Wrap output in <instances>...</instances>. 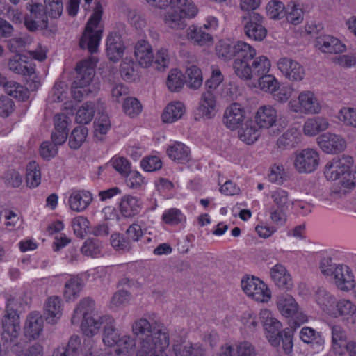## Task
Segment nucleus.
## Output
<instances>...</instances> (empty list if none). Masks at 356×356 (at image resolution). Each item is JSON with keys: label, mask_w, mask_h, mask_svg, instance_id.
<instances>
[{"label": "nucleus", "mask_w": 356, "mask_h": 356, "mask_svg": "<svg viewBox=\"0 0 356 356\" xmlns=\"http://www.w3.org/2000/svg\"><path fill=\"white\" fill-rule=\"evenodd\" d=\"M132 331L140 341L136 356L167 355L165 350L170 343L169 335L163 323L154 319L149 321L142 318L134 323Z\"/></svg>", "instance_id": "nucleus-1"}, {"label": "nucleus", "mask_w": 356, "mask_h": 356, "mask_svg": "<svg viewBox=\"0 0 356 356\" xmlns=\"http://www.w3.org/2000/svg\"><path fill=\"white\" fill-rule=\"evenodd\" d=\"M256 50L249 45L241 57L234 60L233 69L238 77L255 82L261 74L268 73L270 60L265 56L256 57Z\"/></svg>", "instance_id": "nucleus-2"}, {"label": "nucleus", "mask_w": 356, "mask_h": 356, "mask_svg": "<svg viewBox=\"0 0 356 356\" xmlns=\"http://www.w3.org/2000/svg\"><path fill=\"white\" fill-rule=\"evenodd\" d=\"M259 316L263 327L267 332V338L269 343L273 346L277 347L280 345V341H282L284 352L286 354L291 353L293 349L292 338L295 330L294 327L290 326L280 331L282 323L273 317L271 312L268 309L261 310Z\"/></svg>", "instance_id": "nucleus-3"}, {"label": "nucleus", "mask_w": 356, "mask_h": 356, "mask_svg": "<svg viewBox=\"0 0 356 356\" xmlns=\"http://www.w3.org/2000/svg\"><path fill=\"white\" fill-rule=\"evenodd\" d=\"M95 309V302L90 298H83L74 311L72 316V323H79L82 318L81 330L84 334L92 337L97 333L101 328V323H98L99 316L92 315Z\"/></svg>", "instance_id": "nucleus-4"}, {"label": "nucleus", "mask_w": 356, "mask_h": 356, "mask_svg": "<svg viewBox=\"0 0 356 356\" xmlns=\"http://www.w3.org/2000/svg\"><path fill=\"white\" fill-rule=\"evenodd\" d=\"M76 76L72 84V94L74 99L81 102L83 97L97 92V88L91 85L95 76V70L86 60L79 62L76 67Z\"/></svg>", "instance_id": "nucleus-5"}, {"label": "nucleus", "mask_w": 356, "mask_h": 356, "mask_svg": "<svg viewBox=\"0 0 356 356\" xmlns=\"http://www.w3.org/2000/svg\"><path fill=\"white\" fill-rule=\"evenodd\" d=\"M102 15V7L97 2L93 14L87 22L85 30L79 40V47L83 49H88L90 54L97 51L102 31L95 30Z\"/></svg>", "instance_id": "nucleus-6"}, {"label": "nucleus", "mask_w": 356, "mask_h": 356, "mask_svg": "<svg viewBox=\"0 0 356 356\" xmlns=\"http://www.w3.org/2000/svg\"><path fill=\"white\" fill-rule=\"evenodd\" d=\"M17 300L9 298L6 306V314L2 319V339L5 341L13 342L17 338L20 330L19 315L15 308Z\"/></svg>", "instance_id": "nucleus-7"}, {"label": "nucleus", "mask_w": 356, "mask_h": 356, "mask_svg": "<svg viewBox=\"0 0 356 356\" xmlns=\"http://www.w3.org/2000/svg\"><path fill=\"white\" fill-rule=\"evenodd\" d=\"M25 56L15 54L8 60V68L13 72L26 77L28 87L31 90H36L40 85V79L35 74V66L24 60Z\"/></svg>", "instance_id": "nucleus-8"}, {"label": "nucleus", "mask_w": 356, "mask_h": 356, "mask_svg": "<svg viewBox=\"0 0 356 356\" xmlns=\"http://www.w3.org/2000/svg\"><path fill=\"white\" fill-rule=\"evenodd\" d=\"M277 305L279 311L283 316L293 317L289 321V325L293 326L294 329L307 321V316L298 311V305L292 296L287 293L279 295Z\"/></svg>", "instance_id": "nucleus-9"}, {"label": "nucleus", "mask_w": 356, "mask_h": 356, "mask_svg": "<svg viewBox=\"0 0 356 356\" xmlns=\"http://www.w3.org/2000/svg\"><path fill=\"white\" fill-rule=\"evenodd\" d=\"M26 8L29 13L26 14L24 17V25L29 31H35L39 29H47V13L42 3L31 0L26 3Z\"/></svg>", "instance_id": "nucleus-10"}, {"label": "nucleus", "mask_w": 356, "mask_h": 356, "mask_svg": "<svg viewBox=\"0 0 356 356\" xmlns=\"http://www.w3.org/2000/svg\"><path fill=\"white\" fill-rule=\"evenodd\" d=\"M244 32L247 37L254 41H262L267 35L266 29L262 25L263 17L257 12H249L242 17Z\"/></svg>", "instance_id": "nucleus-11"}, {"label": "nucleus", "mask_w": 356, "mask_h": 356, "mask_svg": "<svg viewBox=\"0 0 356 356\" xmlns=\"http://www.w3.org/2000/svg\"><path fill=\"white\" fill-rule=\"evenodd\" d=\"M353 159L350 156H335L327 163L324 175L327 179L335 181L340 177L343 179L347 171L352 167Z\"/></svg>", "instance_id": "nucleus-12"}, {"label": "nucleus", "mask_w": 356, "mask_h": 356, "mask_svg": "<svg viewBox=\"0 0 356 356\" xmlns=\"http://www.w3.org/2000/svg\"><path fill=\"white\" fill-rule=\"evenodd\" d=\"M319 160L318 152L307 148L296 152L293 165L299 173H310L318 168Z\"/></svg>", "instance_id": "nucleus-13"}, {"label": "nucleus", "mask_w": 356, "mask_h": 356, "mask_svg": "<svg viewBox=\"0 0 356 356\" xmlns=\"http://www.w3.org/2000/svg\"><path fill=\"white\" fill-rule=\"evenodd\" d=\"M250 44L242 41L232 42L230 41L220 40L216 46V52L218 57L224 60H229L234 58L236 60L241 57Z\"/></svg>", "instance_id": "nucleus-14"}, {"label": "nucleus", "mask_w": 356, "mask_h": 356, "mask_svg": "<svg viewBox=\"0 0 356 356\" xmlns=\"http://www.w3.org/2000/svg\"><path fill=\"white\" fill-rule=\"evenodd\" d=\"M153 6L160 9L170 5V8L178 10L184 17H193L197 13V8L191 0H146Z\"/></svg>", "instance_id": "nucleus-15"}, {"label": "nucleus", "mask_w": 356, "mask_h": 356, "mask_svg": "<svg viewBox=\"0 0 356 356\" xmlns=\"http://www.w3.org/2000/svg\"><path fill=\"white\" fill-rule=\"evenodd\" d=\"M277 67L282 74L291 81H300L305 77L304 67L291 58H280L277 62Z\"/></svg>", "instance_id": "nucleus-16"}, {"label": "nucleus", "mask_w": 356, "mask_h": 356, "mask_svg": "<svg viewBox=\"0 0 356 356\" xmlns=\"http://www.w3.org/2000/svg\"><path fill=\"white\" fill-rule=\"evenodd\" d=\"M320 148L325 153L337 154L346 148V141L339 135L325 133L317 138Z\"/></svg>", "instance_id": "nucleus-17"}, {"label": "nucleus", "mask_w": 356, "mask_h": 356, "mask_svg": "<svg viewBox=\"0 0 356 356\" xmlns=\"http://www.w3.org/2000/svg\"><path fill=\"white\" fill-rule=\"evenodd\" d=\"M333 275L337 287L342 291L353 289L356 298V284L354 283L353 275L349 267L342 265L336 266Z\"/></svg>", "instance_id": "nucleus-18"}, {"label": "nucleus", "mask_w": 356, "mask_h": 356, "mask_svg": "<svg viewBox=\"0 0 356 356\" xmlns=\"http://www.w3.org/2000/svg\"><path fill=\"white\" fill-rule=\"evenodd\" d=\"M70 118L64 113H57L54 117V131L51 134V141L56 145L63 144L68 136L67 128Z\"/></svg>", "instance_id": "nucleus-19"}, {"label": "nucleus", "mask_w": 356, "mask_h": 356, "mask_svg": "<svg viewBox=\"0 0 356 356\" xmlns=\"http://www.w3.org/2000/svg\"><path fill=\"white\" fill-rule=\"evenodd\" d=\"M245 116L244 108L238 103H233L224 113L223 123L227 128L234 130L242 124Z\"/></svg>", "instance_id": "nucleus-20"}, {"label": "nucleus", "mask_w": 356, "mask_h": 356, "mask_svg": "<svg viewBox=\"0 0 356 356\" xmlns=\"http://www.w3.org/2000/svg\"><path fill=\"white\" fill-rule=\"evenodd\" d=\"M316 47L326 54H339L346 49V45L338 38L330 35L318 36L316 39Z\"/></svg>", "instance_id": "nucleus-21"}, {"label": "nucleus", "mask_w": 356, "mask_h": 356, "mask_svg": "<svg viewBox=\"0 0 356 356\" xmlns=\"http://www.w3.org/2000/svg\"><path fill=\"white\" fill-rule=\"evenodd\" d=\"M243 291L256 300H262L264 297H269L268 291L264 289L265 285L258 278L247 277L241 280Z\"/></svg>", "instance_id": "nucleus-22"}, {"label": "nucleus", "mask_w": 356, "mask_h": 356, "mask_svg": "<svg viewBox=\"0 0 356 356\" xmlns=\"http://www.w3.org/2000/svg\"><path fill=\"white\" fill-rule=\"evenodd\" d=\"M277 118V111L271 106L265 105L258 108L255 122L259 128L268 129L276 125Z\"/></svg>", "instance_id": "nucleus-23"}, {"label": "nucleus", "mask_w": 356, "mask_h": 356, "mask_svg": "<svg viewBox=\"0 0 356 356\" xmlns=\"http://www.w3.org/2000/svg\"><path fill=\"white\" fill-rule=\"evenodd\" d=\"M197 111L199 115L204 119H211L216 115V99L213 92L205 91L202 94Z\"/></svg>", "instance_id": "nucleus-24"}, {"label": "nucleus", "mask_w": 356, "mask_h": 356, "mask_svg": "<svg viewBox=\"0 0 356 356\" xmlns=\"http://www.w3.org/2000/svg\"><path fill=\"white\" fill-rule=\"evenodd\" d=\"M270 277L275 284L283 290H289L293 286V281L290 273L284 266L280 264L275 265L270 269Z\"/></svg>", "instance_id": "nucleus-25"}, {"label": "nucleus", "mask_w": 356, "mask_h": 356, "mask_svg": "<svg viewBox=\"0 0 356 356\" xmlns=\"http://www.w3.org/2000/svg\"><path fill=\"white\" fill-rule=\"evenodd\" d=\"M98 323H101V327H103L104 343L108 346L115 345L120 337L115 327L114 319L109 316H104L99 318Z\"/></svg>", "instance_id": "nucleus-26"}, {"label": "nucleus", "mask_w": 356, "mask_h": 356, "mask_svg": "<svg viewBox=\"0 0 356 356\" xmlns=\"http://www.w3.org/2000/svg\"><path fill=\"white\" fill-rule=\"evenodd\" d=\"M124 45L121 35L117 32L108 35L106 41V53L109 59L118 61L124 54Z\"/></svg>", "instance_id": "nucleus-27"}, {"label": "nucleus", "mask_w": 356, "mask_h": 356, "mask_svg": "<svg viewBox=\"0 0 356 356\" xmlns=\"http://www.w3.org/2000/svg\"><path fill=\"white\" fill-rule=\"evenodd\" d=\"M43 330V319L37 312L31 313L26 321L24 334L29 339H36Z\"/></svg>", "instance_id": "nucleus-28"}, {"label": "nucleus", "mask_w": 356, "mask_h": 356, "mask_svg": "<svg viewBox=\"0 0 356 356\" xmlns=\"http://www.w3.org/2000/svg\"><path fill=\"white\" fill-rule=\"evenodd\" d=\"M62 314L61 300L58 296H51L46 301L44 307V316L46 321L51 324L56 323Z\"/></svg>", "instance_id": "nucleus-29"}, {"label": "nucleus", "mask_w": 356, "mask_h": 356, "mask_svg": "<svg viewBox=\"0 0 356 356\" xmlns=\"http://www.w3.org/2000/svg\"><path fill=\"white\" fill-rule=\"evenodd\" d=\"M92 200V195L86 191L73 192L69 198V204L73 211L81 212L85 210Z\"/></svg>", "instance_id": "nucleus-30"}, {"label": "nucleus", "mask_w": 356, "mask_h": 356, "mask_svg": "<svg viewBox=\"0 0 356 356\" xmlns=\"http://www.w3.org/2000/svg\"><path fill=\"white\" fill-rule=\"evenodd\" d=\"M168 156L179 163H186L190 161V149L184 143L175 142L167 149Z\"/></svg>", "instance_id": "nucleus-31"}, {"label": "nucleus", "mask_w": 356, "mask_h": 356, "mask_svg": "<svg viewBox=\"0 0 356 356\" xmlns=\"http://www.w3.org/2000/svg\"><path fill=\"white\" fill-rule=\"evenodd\" d=\"M328 127L329 122L327 120L318 116L306 120L304 124L303 131L305 135L312 136L325 131Z\"/></svg>", "instance_id": "nucleus-32"}, {"label": "nucleus", "mask_w": 356, "mask_h": 356, "mask_svg": "<svg viewBox=\"0 0 356 356\" xmlns=\"http://www.w3.org/2000/svg\"><path fill=\"white\" fill-rule=\"evenodd\" d=\"M300 108L306 113H318L321 106L313 92L310 91L302 92L298 97Z\"/></svg>", "instance_id": "nucleus-33"}, {"label": "nucleus", "mask_w": 356, "mask_h": 356, "mask_svg": "<svg viewBox=\"0 0 356 356\" xmlns=\"http://www.w3.org/2000/svg\"><path fill=\"white\" fill-rule=\"evenodd\" d=\"M120 209L124 217H132L140 212V204L136 197L127 195L121 199Z\"/></svg>", "instance_id": "nucleus-34"}, {"label": "nucleus", "mask_w": 356, "mask_h": 356, "mask_svg": "<svg viewBox=\"0 0 356 356\" xmlns=\"http://www.w3.org/2000/svg\"><path fill=\"white\" fill-rule=\"evenodd\" d=\"M185 112L184 105L180 102L168 104L162 113V120L165 123H172L181 118Z\"/></svg>", "instance_id": "nucleus-35"}, {"label": "nucleus", "mask_w": 356, "mask_h": 356, "mask_svg": "<svg viewBox=\"0 0 356 356\" xmlns=\"http://www.w3.org/2000/svg\"><path fill=\"white\" fill-rule=\"evenodd\" d=\"M300 337L304 343H310L313 348H321L324 343V339L321 333L309 327L302 328Z\"/></svg>", "instance_id": "nucleus-36"}, {"label": "nucleus", "mask_w": 356, "mask_h": 356, "mask_svg": "<svg viewBox=\"0 0 356 356\" xmlns=\"http://www.w3.org/2000/svg\"><path fill=\"white\" fill-rule=\"evenodd\" d=\"M332 348L336 354L342 355L343 347L346 345V334L344 330L339 325L332 327Z\"/></svg>", "instance_id": "nucleus-37"}, {"label": "nucleus", "mask_w": 356, "mask_h": 356, "mask_svg": "<svg viewBox=\"0 0 356 356\" xmlns=\"http://www.w3.org/2000/svg\"><path fill=\"white\" fill-rule=\"evenodd\" d=\"M3 88L8 95L20 101L24 102L29 98L28 90L15 81L8 80Z\"/></svg>", "instance_id": "nucleus-38"}, {"label": "nucleus", "mask_w": 356, "mask_h": 356, "mask_svg": "<svg viewBox=\"0 0 356 356\" xmlns=\"http://www.w3.org/2000/svg\"><path fill=\"white\" fill-rule=\"evenodd\" d=\"M316 299L317 303L322 309L328 313H333V308L336 303V300L327 291L323 288H319L316 293Z\"/></svg>", "instance_id": "nucleus-39"}, {"label": "nucleus", "mask_w": 356, "mask_h": 356, "mask_svg": "<svg viewBox=\"0 0 356 356\" xmlns=\"http://www.w3.org/2000/svg\"><path fill=\"white\" fill-rule=\"evenodd\" d=\"M188 36L200 46L210 45L213 42L211 34L206 33L202 28L193 26L188 29Z\"/></svg>", "instance_id": "nucleus-40"}, {"label": "nucleus", "mask_w": 356, "mask_h": 356, "mask_svg": "<svg viewBox=\"0 0 356 356\" xmlns=\"http://www.w3.org/2000/svg\"><path fill=\"white\" fill-rule=\"evenodd\" d=\"M298 135L296 130H287L277 139V147L282 150L290 149L295 147L299 142Z\"/></svg>", "instance_id": "nucleus-41"}, {"label": "nucleus", "mask_w": 356, "mask_h": 356, "mask_svg": "<svg viewBox=\"0 0 356 356\" xmlns=\"http://www.w3.org/2000/svg\"><path fill=\"white\" fill-rule=\"evenodd\" d=\"M185 18L178 10L170 8L165 15V23L174 29H183L186 26Z\"/></svg>", "instance_id": "nucleus-42"}, {"label": "nucleus", "mask_w": 356, "mask_h": 356, "mask_svg": "<svg viewBox=\"0 0 356 356\" xmlns=\"http://www.w3.org/2000/svg\"><path fill=\"white\" fill-rule=\"evenodd\" d=\"M41 181V173L38 164L32 161L26 166V182L29 188H35Z\"/></svg>", "instance_id": "nucleus-43"}, {"label": "nucleus", "mask_w": 356, "mask_h": 356, "mask_svg": "<svg viewBox=\"0 0 356 356\" xmlns=\"http://www.w3.org/2000/svg\"><path fill=\"white\" fill-rule=\"evenodd\" d=\"M95 113L94 103L86 102L77 111L76 115V122L80 124H88L93 118Z\"/></svg>", "instance_id": "nucleus-44"}, {"label": "nucleus", "mask_w": 356, "mask_h": 356, "mask_svg": "<svg viewBox=\"0 0 356 356\" xmlns=\"http://www.w3.org/2000/svg\"><path fill=\"white\" fill-rule=\"evenodd\" d=\"M88 132V130L85 127L79 126L75 127L70 136V147L73 149H78L85 141Z\"/></svg>", "instance_id": "nucleus-45"}, {"label": "nucleus", "mask_w": 356, "mask_h": 356, "mask_svg": "<svg viewBox=\"0 0 356 356\" xmlns=\"http://www.w3.org/2000/svg\"><path fill=\"white\" fill-rule=\"evenodd\" d=\"M115 345L118 346V348L115 350L117 355L130 356L136 346V343L130 336L124 335L118 339V343Z\"/></svg>", "instance_id": "nucleus-46"}, {"label": "nucleus", "mask_w": 356, "mask_h": 356, "mask_svg": "<svg viewBox=\"0 0 356 356\" xmlns=\"http://www.w3.org/2000/svg\"><path fill=\"white\" fill-rule=\"evenodd\" d=\"M186 83L193 89L200 88L202 83V74L200 69L195 65H191L186 71Z\"/></svg>", "instance_id": "nucleus-47"}, {"label": "nucleus", "mask_w": 356, "mask_h": 356, "mask_svg": "<svg viewBox=\"0 0 356 356\" xmlns=\"http://www.w3.org/2000/svg\"><path fill=\"white\" fill-rule=\"evenodd\" d=\"M83 287V281L78 277L71 278L65 284L64 296L67 300L74 299Z\"/></svg>", "instance_id": "nucleus-48"}, {"label": "nucleus", "mask_w": 356, "mask_h": 356, "mask_svg": "<svg viewBox=\"0 0 356 356\" xmlns=\"http://www.w3.org/2000/svg\"><path fill=\"white\" fill-rule=\"evenodd\" d=\"M102 242L95 238H88L82 245L81 252L86 256L95 257L101 253Z\"/></svg>", "instance_id": "nucleus-49"}, {"label": "nucleus", "mask_w": 356, "mask_h": 356, "mask_svg": "<svg viewBox=\"0 0 356 356\" xmlns=\"http://www.w3.org/2000/svg\"><path fill=\"white\" fill-rule=\"evenodd\" d=\"M259 131L251 124H245V127L238 131L239 138L247 144L254 143L259 137Z\"/></svg>", "instance_id": "nucleus-50"}, {"label": "nucleus", "mask_w": 356, "mask_h": 356, "mask_svg": "<svg viewBox=\"0 0 356 356\" xmlns=\"http://www.w3.org/2000/svg\"><path fill=\"white\" fill-rule=\"evenodd\" d=\"M183 74L177 69L172 70L168 76L166 84L171 92H178L184 86Z\"/></svg>", "instance_id": "nucleus-51"}, {"label": "nucleus", "mask_w": 356, "mask_h": 356, "mask_svg": "<svg viewBox=\"0 0 356 356\" xmlns=\"http://www.w3.org/2000/svg\"><path fill=\"white\" fill-rule=\"evenodd\" d=\"M286 20L293 24H299L303 20V12L295 2H291L286 8Z\"/></svg>", "instance_id": "nucleus-52"}, {"label": "nucleus", "mask_w": 356, "mask_h": 356, "mask_svg": "<svg viewBox=\"0 0 356 356\" xmlns=\"http://www.w3.org/2000/svg\"><path fill=\"white\" fill-rule=\"evenodd\" d=\"M285 7L282 1L272 0L268 2L266 6V13L269 18L272 19H280L285 16Z\"/></svg>", "instance_id": "nucleus-53"}, {"label": "nucleus", "mask_w": 356, "mask_h": 356, "mask_svg": "<svg viewBox=\"0 0 356 356\" xmlns=\"http://www.w3.org/2000/svg\"><path fill=\"white\" fill-rule=\"evenodd\" d=\"M354 305L348 300H341L339 302L336 301L334 307L333 308V313H328L335 317L338 316H346L354 312Z\"/></svg>", "instance_id": "nucleus-54"}, {"label": "nucleus", "mask_w": 356, "mask_h": 356, "mask_svg": "<svg viewBox=\"0 0 356 356\" xmlns=\"http://www.w3.org/2000/svg\"><path fill=\"white\" fill-rule=\"evenodd\" d=\"M124 112L131 118L138 115L142 111L140 102L135 97H127L122 105Z\"/></svg>", "instance_id": "nucleus-55"}, {"label": "nucleus", "mask_w": 356, "mask_h": 356, "mask_svg": "<svg viewBox=\"0 0 356 356\" xmlns=\"http://www.w3.org/2000/svg\"><path fill=\"white\" fill-rule=\"evenodd\" d=\"M255 82L259 84L261 90L270 93L278 86L277 79L273 75L268 74V73L261 74Z\"/></svg>", "instance_id": "nucleus-56"}, {"label": "nucleus", "mask_w": 356, "mask_h": 356, "mask_svg": "<svg viewBox=\"0 0 356 356\" xmlns=\"http://www.w3.org/2000/svg\"><path fill=\"white\" fill-rule=\"evenodd\" d=\"M44 8L51 18L57 19L60 17L63 10L62 0H44Z\"/></svg>", "instance_id": "nucleus-57"}, {"label": "nucleus", "mask_w": 356, "mask_h": 356, "mask_svg": "<svg viewBox=\"0 0 356 356\" xmlns=\"http://www.w3.org/2000/svg\"><path fill=\"white\" fill-rule=\"evenodd\" d=\"M184 218V216L181 211L175 208L170 209L165 211L163 216V220L168 225H175L181 222Z\"/></svg>", "instance_id": "nucleus-58"}, {"label": "nucleus", "mask_w": 356, "mask_h": 356, "mask_svg": "<svg viewBox=\"0 0 356 356\" xmlns=\"http://www.w3.org/2000/svg\"><path fill=\"white\" fill-rule=\"evenodd\" d=\"M90 222L88 220L83 216L75 218L72 222V227L74 234L80 238H83L84 234L86 233L89 229Z\"/></svg>", "instance_id": "nucleus-59"}, {"label": "nucleus", "mask_w": 356, "mask_h": 356, "mask_svg": "<svg viewBox=\"0 0 356 356\" xmlns=\"http://www.w3.org/2000/svg\"><path fill=\"white\" fill-rule=\"evenodd\" d=\"M95 131L96 136L99 133L106 134L111 127V122L107 114L101 113L95 120Z\"/></svg>", "instance_id": "nucleus-60"}, {"label": "nucleus", "mask_w": 356, "mask_h": 356, "mask_svg": "<svg viewBox=\"0 0 356 356\" xmlns=\"http://www.w3.org/2000/svg\"><path fill=\"white\" fill-rule=\"evenodd\" d=\"M111 244L116 250L129 251L131 248V245L127 240L125 235L119 233H115L111 236Z\"/></svg>", "instance_id": "nucleus-61"}, {"label": "nucleus", "mask_w": 356, "mask_h": 356, "mask_svg": "<svg viewBox=\"0 0 356 356\" xmlns=\"http://www.w3.org/2000/svg\"><path fill=\"white\" fill-rule=\"evenodd\" d=\"M140 165L146 172L160 170L162 167L161 161L156 156H147L142 159Z\"/></svg>", "instance_id": "nucleus-62"}, {"label": "nucleus", "mask_w": 356, "mask_h": 356, "mask_svg": "<svg viewBox=\"0 0 356 356\" xmlns=\"http://www.w3.org/2000/svg\"><path fill=\"white\" fill-rule=\"evenodd\" d=\"M15 109L14 102L6 95L0 96V116L7 118L10 115Z\"/></svg>", "instance_id": "nucleus-63"}, {"label": "nucleus", "mask_w": 356, "mask_h": 356, "mask_svg": "<svg viewBox=\"0 0 356 356\" xmlns=\"http://www.w3.org/2000/svg\"><path fill=\"white\" fill-rule=\"evenodd\" d=\"M340 120L346 125L356 128V109L352 108H343L340 111Z\"/></svg>", "instance_id": "nucleus-64"}]
</instances>
